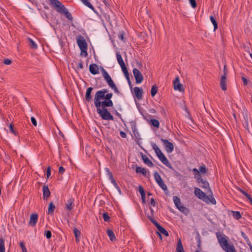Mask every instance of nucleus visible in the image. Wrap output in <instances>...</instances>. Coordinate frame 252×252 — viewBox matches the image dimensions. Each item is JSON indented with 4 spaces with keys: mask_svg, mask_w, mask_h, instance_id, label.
<instances>
[{
    "mask_svg": "<svg viewBox=\"0 0 252 252\" xmlns=\"http://www.w3.org/2000/svg\"><path fill=\"white\" fill-rule=\"evenodd\" d=\"M161 140L165 146L166 152L168 153H172L174 149L173 144L167 139H161Z\"/></svg>",
    "mask_w": 252,
    "mask_h": 252,
    "instance_id": "ddd939ff",
    "label": "nucleus"
},
{
    "mask_svg": "<svg viewBox=\"0 0 252 252\" xmlns=\"http://www.w3.org/2000/svg\"><path fill=\"white\" fill-rule=\"evenodd\" d=\"M158 229L160 232V233H162L167 237L169 236L168 232L161 226L159 227V228Z\"/></svg>",
    "mask_w": 252,
    "mask_h": 252,
    "instance_id": "e433bc0d",
    "label": "nucleus"
},
{
    "mask_svg": "<svg viewBox=\"0 0 252 252\" xmlns=\"http://www.w3.org/2000/svg\"><path fill=\"white\" fill-rule=\"evenodd\" d=\"M59 12L64 13L68 20L70 21L72 20L73 18L71 14L64 6L60 10Z\"/></svg>",
    "mask_w": 252,
    "mask_h": 252,
    "instance_id": "4be33fe9",
    "label": "nucleus"
},
{
    "mask_svg": "<svg viewBox=\"0 0 252 252\" xmlns=\"http://www.w3.org/2000/svg\"><path fill=\"white\" fill-rule=\"evenodd\" d=\"M20 246L21 248L22 252H27V249L25 246L24 242H21L20 243Z\"/></svg>",
    "mask_w": 252,
    "mask_h": 252,
    "instance_id": "c03bdc74",
    "label": "nucleus"
},
{
    "mask_svg": "<svg viewBox=\"0 0 252 252\" xmlns=\"http://www.w3.org/2000/svg\"><path fill=\"white\" fill-rule=\"evenodd\" d=\"M74 202V200L72 198H70L69 199L66 203H65V206H66V208L70 211L73 208V206H72V204H73V203Z\"/></svg>",
    "mask_w": 252,
    "mask_h": 252,
    "instance_id": "a878e982",
    "label": "nucleus"
},
{
    "mask_svg": "<svg viewBox=\"0 0 252 252\" xmlns=\"http://www.w3.org/2000/svg\"><path fill=\"white\" fill-rule=\"evenodd\" d=\"M31 121H32V124L35 126H37L36 121L34 117H32L31 118Z\"/></svg>",
    "mask_w": 252,
    "mask_h": 252,
    "instance_id": "864d4df0",
    "label": "nucleus"
},
{
    "mask_svg": "<svg viewBox=\"0 0 252 252\" xmlns=\"http://www.w3.org/2000/svg\"><path fill=\"white\" fill-rule=\"evenodd\" d=\"M247 198L249 199V200L250 201L252 205V198L251 197V196L249 194L248 196H247Z\"/></svg>",
    "mask_w": 252,
    "mask_h": 252,
    "instance_id": "69168bd1",
    "label": "nucleus"
},
{
    "mask_svg": "<svg viewBox=\"0 0 252 252\" xmlns=\"http://www.w3.org/2000/svg\"><path fill=\"white\" fill-rule=\"evenodd\" d=\"M73 233L75 236V240L77 243H79L80 241V236L81 235L80 231L76 228L73 229Z\"/></svg>",
    "mask_w": 252,
    "mask_h": 252,
    "instance_id": "393cba45",
    "label": "nucleus"
},
{
    "mask_svg": "<svg viewBox=\"0 0 252 252\" xmlns=\"http://www.w3.org/2000/svg\"><path fill=\"white\" fill-rule=\"evenodd\" d=\"M150 122L151 125L154 127L158 128L159 127V121L155 119H152L150 120Z\"/></svg>",
    "mask_w": 252,
    "mask_h": 252,
    "instance_id": "473e14b6",
    "label": "nucleus"
},
{
    "mask_svg": "<svg viewBox=\"0 0 252 252\" xmlns=\"http://www.w3.org/2000/svg\"><path fill=\"white\" fill-rule=\"evenodd\" d=\"M237 189L239 191H240L241 193H242L245 196H246V197L248 196V195H249L247 193H246L245 191H244L243 190H242L241 189H240V188H237Z\"/></svg>",
    "mask_w": 252,
    "mask_h": 252,
    "instance_id": "5fc2aeb1",
    "label": "nucleus"
},
{
    "mask_svg": "<svg viewBox=\"0 0 252 252\" xmlns=\"http://www.w3.org/2000/svg\"><path fill=\"white\" fill-rule=\"evenodd\" d=\"M109 179H110L111 183L114 185V186L116 187V188L118 189L119 188L118 186L116 181L114 179L113 176H112L109 177Z\"/></svg>",
    "mask_w": 252,
    "mask_h": 252,
    "instance_id": "a18cd8bd",
    "label": "nucleus"
},
{
    "mask_svg": "<svg viewBox=\"0 0 252 252\" xmlns=\"http://www.w3.org/2000/svg\"><path fill=\"white\" fill-rule=\"evenodd\" d=\"M151 204L153 206H155L156 205V202L154 198H152L151 199Z\"/></svg>",
    "mask_w": 252,
    "mask_h": 252,
    "instance_id": "680f3d73",
    "label": "nucleus"
},
{
    "mask_svg": "<svg viewBox=\"0 0 252 252\" xmlns=\"http://www.w3.org/2000/svg\"><path fill=\"white\" fill-rule=\"evenodd\" d=\"M116 56L118 62L120 64V66L121 67L122 70L124 74H125L126 77L127 79H129L128 72L125 65V63L123 60L122 56L119 53H117Z\"/></svg>",
    "mask_w": 252,
    "mask_h": 252,
    "instance_id": "6e6552de",
    "label": "nucleus"
},
{
    "mask_svg": "<svg viewBox=\"0 0 252 252\" xmlns=\"http://www.w3.org/2000/svg\"><path fill=\"white\" fill-rule=\"evenodd\" d=\"M198 171H199V173H201L202 174H205L207 173L208 170L205 166H201L199 167V169Z\"/></svg>",
    "mask_w": 252,
    "mask_h": 252,
    "instance_id": "a19ab883",
    "label": "nucleus"
},
{
    "mask_svg": "<svg viewBox=\"0 0 252 252\" xmlns=\"http://www.w3.org/2000/svg\"><path fill=\"white\" fill-rule=\"evenodd\" d=\"M107 93L108 91L106 89L96 92L94 95V101H100V103L102 104L103 106L112 107L113 103L111 98L113 96V94Z\"/></svg>",
    "mask_w": 252,
    "mask_h": 252,
    "instance_id": "f257e3e1",
    "label": "nucleus"
},
{
    "mask_svg": "<svg viewBox=\"0 0 252 252\" xmlns=\"http://www.w3.org/2000/svg\"><path fill=\"white\" fill-rule=\"evenodd\" d=\"M158 91V88L156 85L152 86L151 91V94L152 97L155 96Z\"/></svg>",
    "mask_w": 252,
    "mask_h": 252,
    "instance_id": "72a5a7b5",
    "label": "nucleus"
},
{
    "mask_svg": "<svg viewBox=\"0 0 252 252\" xmlns=\"http://www.w3.org/2000/svg\"><path fill=\"white\" fill-rule=\"evenodd\" d=\"M59 172L61 174L63 173V172H64V168L62 166H60L59 169Z\"/></svg>",
    "mask_w": 252,
    "mask_h": 252,
    "instance_id": "13d9d810",
    "label": "nucleus"
},
{
    "mask_svg": "<svg viewBox=\"0 0 252 252\" xmlns=\"http://www.w3.org/2000/svg\"><path fill=\"white\" fill-rule=\"evenodd\" d=\"M45 234L47 238H48V239H49L51 237L52 234H51V232L50 231H49V230L46 231L45 232Z\"/></svg>",
    "mask_w": 252,
    "mask_h": 252,
    "instance_id": "3c124183",
    "label": "nucleus"
},
{
    "mask_svg": "<svg viewBox=\"0 0 252 252\" xmlns=\"http://www.w3.org/2000/svg\"><path fill=\"white\" fill-rule=\"evenodd\" d=\"M28 40L29 42V46L31 47V48L33 49H36L37 48V44L31 38L28 37Z\"/></svg>",
    "mask_w": 252,
    "mask_h": 252,
    "instance_id": "c756f323",
    "label": "nucleus"
},
{
    "mask_svg": "<svg viewBox=\"0 0 252 252\" xmlns=\"http://www.w3.org/2000/svg\"><path fill=\"white\" fill-rule=\"evenodd\" d=\"M242 80L243 81V83H244V85H247V84H248L247 79L246 78H245L244 77H242Z\"/></svg>",
    "mask_w": 252,
    "mask_h": 252,
    "instance_id": "bf43d9fd",
    "label": "nucleus"
},
{
    "mask_svg": "<svg viewBox=\"0 0 252 252\" xmlns=\"http://www.w3.org/2000/svg\"><path fill=\"white\" fill-rule=\"evenodd\" d=\"M103 218L105 221H109L110 220V217L106 213L103 214Z\"/></svg>",
    "mask_w": 252,
    "mask_h": 252,
    "instance_id": "49530a36",
    "label": "nucleus"
},
{
    "mask_svg": "<svg viewBox=\"0 0 252 252\" xmlns=\"http://www.w3.org/2000/svg\"><path fill=\"white\" fill-rule=\"evenodd\" d=\"M51 3L56 7L59 12L64 6L58 0H49Z\"/></svg>",
    "mask_w": 252,
    "mask_h": 252,
    "instance_id": "6ab92c4d",
    "label": "nucleus"
},
{
    "mask_svg": "<svg viewBox=\"0 0 252 252\" xmlns=\"http://www.w3.org/2000/svg\"><path fill=\"white\" fill-rule=\"evenodd\" d=\"M226 83H227L226 76H225V75H221V77H220V86L221 89L223 91H225L227 89Z\"/></svg>",
    "mask_w": 252,
    "mask_h": 252,
    "instance_id": "a211bd4d",
    "label": "nucleus"
},
{
    "mask_svg": "<svg viewBox=\"0 0 252 252\" xmlns=\"http://www.w3.org/2000/svg\"><path fill=\"white\" fill-rule=\"evenodd\" d=\"M189 1L192 8L195 9L197 7V4L195 0H189Z\"/></svg>",
    "mask_w": 252,
    "mask_h": 252,
    "instance_id": "79ce46f5",
    "label": "nucleus"
},
{
    "mask_svg": "<svg viewBox=\"0 0 252 252\" xmlns=\"http://www.w3.org/2000/svg\"><path fill=\"white\" fill-rule=\"evenodd\" d=\"M101 70L102 71L103 76L105 80L106 81L108 85L112 89L114 90L116 92H118V89H117L116 86L115 85V83L113 82V80H112L111 77L108 74V73L106 72V71L104 69L103 67H101Z\"/></svg>",
    "mask_w": 252,
    "mask_h": 252,
    "instance_id": "423d86ee",
    "label": "nucleus"
},
{
    "mask_svg": "<svg viewBox=\"0 0 252 252\" xmlns=\"http://www.w3.org/2000/svg\"><path fill=\"white\" fill-rule=\"evenodd\" d=\"M241 235L243 237V238H244L246 240H247V241H248V240H249L248 239V238L247 237L245 233H244L243 232H242Z\"/></svg>",
    "mask_w": 252,
    "mask_h": 252,
    "instance_id": "e2e57ef3",
    "label": "nucleus"
},
{
    "mask_svg": "<svg viewBox=\"0 0 252 252\" xmlns=\"http://www.w3.org/2000/svg\"><path fill=\"white\" fill-rule=\"evenodd\" d=\"M120 135L123 138H126V133L124 131L120 132Z\"/></svg>",
    "mask_w": 252,
    "mask_h": 252,
    "instance_id": "052dcab7",
    "label": "nucleus"
},
{
    "mask_svg": "<svg viewBox=\"0 0 252 252\" xmlns=\"http://www.w3.org/2000/svg\"><path fill=\"white\" fill-rule=\"evenodd\" d=\"M107 233L111 241H114L116 240L115 234L112 230L111 229H108L107 230Z\"/></svg>",
    "mask_w": 252,
    "mask_h": 252,
    "instance_id": "cd10ccee",
    "label": "nucleus"
},
{
    "mask_svg": "<svg viewBox=\"0 0 252 252\" xmlns=\"http://www.w3.org/2000/svg\"><path fill=\"white\" fill-rule=\"evenodd\" d=\"M38 220V215L37 214H32L30 216L29 224L31 226H34Z\"/></svg>",
    "mask_w": 252,
    "mask_h": 252,
    "instance_id": "f3484780",
    "label": "nucleus"
},
{
    "mask_svg": "<svg viewBox=\"0 0 252 252\" xmlns=\"http://www.w3.org/2000/svg\"><path fill=\"white\" fill-rule=\"evenodd\" d=\"M173 201L176 207L182 213L187 215L189 213V210L183 206L180 199L176 196L173 197Z\"/></svg>",
    "mask_w": 252,
    "mask_h": 252,
    "instance_id": "0eeeda50",
    "label": "nucleus"
},
{
    "mask_svg": "<svg viewBox=\"0 0 252 252\" xmlns=\"http://www.w3.org/2000/svg\"><path fill=\"white\" fill-rule=\"evenodd\" d=\"M210 20L211 22L212 23L213 26H214V31H215L218 29V24L216 20V19L214 18V17L213 16H211L210 17Z\"/></svg>",
    "mask_w": 252,
    "mask_h": 252,
    "instance_id": "c9c22d12",
    "label": "nucleus"
},
{
    "mask_svg": "<svg viewBox=\"0 0 252 252\" xmlns=\"http://www.w3.org/2000/svg\"><path fill=\"white\" fill-rule=\"evenodd\" d=\"M77 43L81 51V55L86 57L88 55L87 52V43L84 38L82 36H78L77 37Z\"/></svg>",
    "mask_w": 252,
    "mask_h": 252,
    "instance_id": "20e7f679",
    "label": "nucleus"
},
{
    "mask_svg": "<svg viewBox=\"0 0 252 252\" xmlns=\"http://www.w3.org/2000/svg\"><path fill=\"white\" fill-rule=\"evenodd\" d=\"M134 92L136 97L138 99H141L142 97L143 90L138 87H135L134 88Z\"/></svg>",
    "mask_w": 252,
    "mask_h": 252,
    "instance_id": "aec40b11",
    "label": "nucleus"
},
{
    "mask_svg": "<svg viewBox=\"0 0 252 252\" xmlns=\"http://www.w3.org/2000/svg\"><path fill=\"white\" fill-rule=\"evenodd\" d=\"M142 158L145 163L147 164L149 166L152 167L154 166L153 162L146 156H143Z\"/></svg>",
    "mask_w": 252,
    "mask_h": 252,
    "instance_id": "bb28decb",
    "label": "nucleus"
},
{
    "mask_svg": "<svg viewBox=\"0 0 252 252\" xmlns=\"http://www.w3.org/2000/svg\"><path fill=\"white\" fill-rule=\"evenodd\" d=\"M154 177L156 181L159 185V186L164 191L167 190V187L164 183L162 179H161L160 175L158 172L154 173Z\"/></svg>",
    "mask_w": 252,
    "mask_h": 252,
    "instance_id": "9d476101",
    "label": "nucleus"
},
{
    "mask_svg": "<svg viewBox=\"0 0 252 252\" xmlns=\"http://www.w3.org/2000/svg\"><path fill=\"white\" fill-rule=\"evenodd\" d=\"M11 63V60L9 59H5L3 60V63L5 65H10Z\"/></svg>",
    "mask_w": 252,
    "mask_h": 252,
    "instance_id": "de8ad7c7",
    "label": "nucleus"
},
{
    "mask_svg": "<svg viewBox=\"0 0 252 252\" xmlns=\"http://www.w3.org/2000/svg\"><path fill=\"white\" fill-rule=\"evenodd\" d=\"M9 128L10 132L15 135H18L17 132L14 129L13 125L11 123L9 125Z\"/></svg>",
    "mask_w": 252,
    "mask_h": 252,
    "instance_id": "ea45409f",
    "label": "nucleus"
},
{
    "mask_svg": "<svg viewBox=\"0 0 252 252\" xmlns=\"http://www.w3.org/2000/svg\"><path fill=\"white\" fill-rule=\"evenodd\" d=\"M247 198L249 199V200L250 201L252 205V198L251 197V196L249 194L248 196H247Z\"/></svg>",
    "mask_w": 252,
    "mask_h": 252,
    "instance_id": "774afa93",
    "label": "nucleus"
},
{
    "mask_svg": "<svg viewBox=\"0 0 252 252\" xmlns=\"http://www.w3.org/2000/svg\"><path fill=\"white\" fill-rule=\"evenodd\" d=\"M247 244L250 246L251 251V252H252V245H251V243L249 242V240H248Z\"/></svg>",
    "mask_w": 252,
    "mask_h": 252,
    "instance_id": "0e129e2a",
    "label": "nucleus"
},
{
    "mask_svg": "<svg viewBox=\"0 0 252 252\" xmlns=\"http://www.w3.org/2000/svg\"><path fill=\"white\" fill-rule=\"evenodd\" d=\"M217 237L221 248L224 246H225L226 244L228 243V238L224 234H221L220 233H217Z\"/></svg>",
    "mask_w": 252,
    "mask_h": 252,
    "instance_id": "9b49d317",
    "label": "nucleus"
},
{
    "mask_svg": "<svg viewBox=\"0 0 252 252\" xmlns=\"http://www.w3.org/2000/svg\"><path fill=\"white\" fill-rule=\"evenodd\" d=\"M201 182L200 184H202L201 187L205 189L208 190V191L211 192L209 187V183L205 180H201Z\"/></svg>",
    "mask_w": 252,
    "mask_h": 252,
    "instance_id": "c85d7f7f",
    "label": "nucleus"
},
{
    "mask_svg": "<svg viewBox=\"0 0 252 252\" xmlns=\"http://www.w3.org/2000/svg\"><path fill=\"white\" fill-rule=\"evenodd\" d=\"M242 124L244 126L246 129L249 131V117L247 112L244 110L239 115Z\"/></svg>",
    "mask_w": 252,
    "mask_h": 252,
    "instance_id": "1a4fd4ad",
    "label": "nucleus"
},
{
    "mask_svg": "<svg viewBox=\"0 0 252 252\" xmlns=\"http://www.w3.org/2000/svg\"><path fill=\"white\" fill-rule=\"evenodd\" d=\"M93 89V88L89 87L87 90L85 95V99L88 102H89L92 99V97L91 95V94Z\"/></svg>",
    "mask_w": 252,
    "mask_h": 252,
    "instance_id": "b1692460",
    "label": "nucleus"
},
{
    "mask_svg": "<svg viewBox=\"0 0 252 252\" xmlns=\"http://www.w3.org/2000/svg\"><path fill=\"white\" fill-rule=\"evenodd\" d=\"M149 219L155 224L158 229L161 226L157 222L156 220H154L153 218L149 217Z\"/></svg>",
    "mask_w": 252,
    "mask_h": 252,
    "instance_id": "37998d69",
    "label": "nucleus"
},
{
    "mask_svg": "<svg viewBox=\"0 0 252 252\" xmlns=\"http://www.w3.org/2000/svg\"><path fill=\"white\" fill-rule=\"evenodd\" d=\"M233 217L236 220H239L241 217L240 213L238 211H231Z\"/></svg>",
    "mask_w": 252,
    "mask_h": 252,
    "instance_id": "4c0bfd02",
    "label": "nucleus"
},
{
    "mask_svg": "<svg viewBox=\"0 0 252 252\" xmlns=\"http://www.w3.org/2000/svg\"><path fill=\"white\" fill-rule=\"evenodd\" d=\"M222 249L226 252H237L233 244L227 243Z\"/></svg>",
    "mask_w": 252,
    "mask_h": 252,
    "instance_id": "dca6fc26",
    "label": "nucleus"
},
{
    "mask_svg": "<svg viewBox=\"0 0 252 252\" xmlns=\"http://www.w3.org/2000/svg\"><path fill=\"white\" fill-rule=\"evenodd\" d=\"M55 209V206L54 205L52 202H51L49 203L48 209V214H53V212L54 211Z\"/></svg>",
    "mask_w": 252,
    "mask_h": 252,
    "instance_id": "7c9ffc66",
    "label": "nucleus"
},
{
    "mask_svg": "<svg viewBox=\"0 0 252 252\" xmlns=\"http://www.w3.org/2000/svg\"><path fill=\"white\" fill-rule=\"evenodd\" d=\"M104 171L106 173L109 177L113 176L112 173L110 172V170L108 168H105Z\"/></svg>",
    "mask_w": 252,
    "mask_h": 252,
    "instance_id": "8fccbe9b",
    "label": "nucleus"
},
{
    "mask_svg": "<svg viewBox=\"0 0 252 252\" xmlns=\"http://www.w3.org/2000/svg\"><path fill=\"white\" fill-rule=\"evenodd\" d=\"M194 194L199 198L201 199L207 203H211L213 204H216V201L213 196H207L206 194L199 188H194Z\"/></svg>",
    "mask_w": 252,
    "mask_h": 252,
    "instance_id": "7ed1b4c3",
    "label": "nucleus"
},
{
    "mask_svg": "<svg viewBox=\"0 0 252 252\" xmlns=\"http://www.w3.org/2000/svg\"><path fill=\"white\" fill-rule=\"evenodd\" d=\"M94 104L96 108L97 113L103 119L106 120H113V117L108 111L106 108V106H103L102 104L100 103V101H94Z\"/></svg>",
    "mask_w": 252,
    "mask_h": 252,
    "instance_id": "f03ea898",
    "label": "nucleus"
},
{
    "mask_svg": "<svg viewBox=\"0 0 252 252\" xmlns=\"http://www.w3.org/2000/svg\"><path fill=\"white\" fill-rule=\"evenodd\" d=\"M86 1H87V2H83L85 5H86V6H87L88 7L90 8L91 9H94V7L93 6H92V5L91 4V3L89 2V0H86Z\"/></svg>",
    "mask_w": 252,
    "mask_h": 252,
    "instance_id": "09e8293b",
    "label": "nucleus"
},
{
    "mask_svg": "<svg viewBox=\"0 0 252 252\" xmlns=\"http://www.w3.org/2000/svg\"><path fill=\"white\" fill-rule=\"evenodd\" d=\"M176 251L177 252H185L180 239H179V241L177 243Z\"/></svg>",
    "mask_w": 252,
    "mask_h": 252,
    "instance_id": "2f4dec72",
    "label": "nucleus"
},
{
    "mask_svg": "<svg viewBox=\"0 0 252 252\" xmlns=\"http://www.w3.org/2000/svg\"><path fill=\"white\" fill-rule=\"evenodd\" d=\"M227 70L226 68V66L225 65L223 68V74L222 75H225V76H227Z\"/></svg>",
    "mask_w": 252,
    "mask_h": 252,
    "instance_id": "4d7b16f0",
    "label": "nucleus"
},
{
    "mask_svg": "<svg viewBox=\"0 0 252 252\" xmlns=\"http://www.w3.org/2000/svg\"><path fill=\"white\" fill-rule=\"evenodd\" d=\"M139 191L141 195L145 194L144 190L141 186L139 187Z\"/></svg>",
    "mask_w": 252,
    "mask_h": 252,
    "instance_id": "6e6d98bb",
    "label": "nucleus"
},
{
    "mask_svg": "<svg viewBox=\"0 0 252 252\" xmlns=\"http://www.w3.org/2000/svg\"><path fill=\"white\" fill-rule=\"evenodd\" d=\"M174 89L175 90L179 91V92H183L184 89L183 88L182 85L180 82L179 77H176L173 82Z\"/></svg>",
    "mask_w": 252,
    "mask_h": 252,
    "instance_id": "4468645a",
    "label": "nucleus"
},
{
    "mask_svg": "<svg viewBox=\"0 0 252 252\" xmlns=\"http://www.w3.org/2000/svg\"><path fill=\"white\" fill-rule=\"evenodd\" d=\"M0 252H5L4 240L0 238Z\"/></svg>",
    "mask_w": 252,
    "mask_h": 252,
    "instance_id": "58836bf2",
    "label": "nucleus"
},
{
    "mask_svg": "<svg viewBox=\"0 0 252 252\" xmlns=\"http://www.w3.org/2000/svg\"><path fill=\"white\" fill-rule=\"evenodd\" d=\"M89 70L93 74H96L99 73V68L96 64H91L89 66Z\"/></svg>",
    "mask_w": 252,
    "mask_h": 252,
    "instance_id": "412c9836",
    "label": "nucleus"
},
{
    "mask_svg": "<svg viewBox=\"0 0 252 252\" xmlns=\"http://www.w3.org/2000/svg\"><path fill=\"white\" fill-rule=\"evenodd\" d=\"M51 175V168L48 166L47 169V178L48 179Z\"/></svg>",
    "mask_w": 252,
    "mask_h": 252,
    "instance_id": "603ef678",
    "label": "nucleus"
},
{
    "mask_svg": "<svg viewBox=\"0 0 252 252\" xmlns=\"http://www.w3.org/2000/svg\"><path fill=\"white\" fill-rule=\"evenodd\" d=\"M152 146L156 155L159 158V159L162 161V162L167 166L171 168V164L169 163V161L165 157V156L163 155V154L162 153V152L158 147V146L155 144H153Z\"/></svg>",
    "mask_w": 252,
    "mask_h": 252,
    "instance_id": "39448f33",
    "label": "nucleus"
},
{
    "mask_svg": "<svg viewBox=\"0 0 252 252\" xmlns=\"http://www.w3.org/2000/svg\"><path fill=\"white\" fill-rule=\"evenodd\" d=\"M42 190L43 198L44 200H47L51 195V192L48 187L46 185H44L42 188Z\"/></svg>",
    "mask_w": 252,
    "mask_h": 252,
    "instance_id": "2eb2a0df",
    "label": "nucleus"
},
{
    "mask_svg": "<svg viewBox=\"0 0 252 252\" xmlns=\"http://www.w3.org/2000/svg\"><path fill=\"white\" fill-rule=\"evenodd\" d=\"M133 73L136 83H141L143 80V77L140 71L137 68H134L133 69Z\"/></svg>",
    "mask_w": 252,
    "mask_h": 252,
    "instance_id": "f8f14e48",
    "label": "nucleus"
},
{
    "mask_svg": "<svg viewBox=\"0 0 252 252\" xmlns=\"http://www.w3.org/2000/svg\"><path fill=\"white\" fill-rule=\"evenodd\" d=\"M136 173H141L143 175L146 176L147 174L146 170L142 167H137L136 169Z\"/></svg>",
    "mask_w": 252,
    "mask_h": 252,
    "instance_id": "f704fd0d",
    "label": "nucleus"
},
{
    "mask_svg": "<svg viewBox=\"0 0 252 252\" xmlns=\"http://www.w3.org/2000/svg\"><path fill=\"white\" fill-rule=\"evenodd\" d=\"M247 198L249 199V200L250 201L252 205V198L251 197V196L249 194L248 196H247Z\"/></svg>",
    "mask_w": 252,
    "mask_h": 252,
    "instance_id": "338daca9",
    "label": "nucleus"
},
{
    "mask_svg": "<svg viewBox=\"0 0 252 252\" xmlns=\"http://www.w3.org/2000/svg\"><path fill=\"white\" fill-rule=\"evenodd\" d=\"M192 171L194 173L195 178H196L197 182L200 184L201 182V180H203L202 179L198 170L196 168H194Z\"/></svg>",
    "mask_w": 252,
    "mask_h": 252,
    "instance_id": "5701e85b",
    "label": "nucleus"
}]
</instances>
